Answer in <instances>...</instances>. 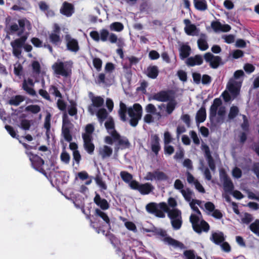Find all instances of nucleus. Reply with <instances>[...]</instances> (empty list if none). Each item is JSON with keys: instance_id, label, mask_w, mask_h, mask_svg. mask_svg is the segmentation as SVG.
I'll return each mask as SVG.
<instances>
[{"instance_id": "c9c22d12", "label": "nucleus", "mask_w": 259, "mask_h": 259, "mask_svg": "<svg viewBox=\"0 0 259 259\" xmlns=\"http://www.w3.org/2000/svg\"><path fill=\"white\" fill-rule=\"evenodd\" d=\"M147 75L152 79H155L157 77L158 74V68L156 66H149L147 68L146 71Z\"/></svg>"}, {"instance_id": "5701e85b", "label": "nucleus", "mask_w": 259, "mask_h": 259, "mask_svg": "<svg viewBox=\"0 0 259 259\" xmlns=\"http://www.w3.org/2000/svg\"><path fill=\"white\" fill-rule=\"evenodd\" d=\"M114 142H117L118 146L122 149L128 148L130 143L125 137H121L118 133L113 137Z\"/></svg>"}, {"instance_id": "de8ad7c7", "label": "nucleus", "mask_w": 259, "mask_h": 259, "mask_svg": "<svg viewBox=\"0 0 259 259\" xmlns=\"http://www.w3.org/2000/svg\"><path fill=\"white\" fill-rule=\"evenodd\" d=\"M120 175L122 180L127 183H130L133 179L132 175L125 171H121Z\"/></svg>"}, {"instance_id": "58836bf2", "label": "nucleus", "mask_w": 259, "mask_h": 259, "mask_svg": "<svg viewBox=\"0 0 259 259\" xmlns=\"http://www.w3.org/2000/svg\"><path fill=\"white\" fill-rule=\"evenodd\" d=\"M194 3L195 8L199 11H205L207 8L205 0H195Z\"/></svg>"}, {"instance_id": "423d86ee", "label": "nucleus", "mask_w": 259, "mask_h": 259, "mask_svg": "<svg viewBox=\"0 0 259 259\" xmlns=\"http://www.w3.org/2000/svg\"><path fill=\"white\" fill-rule=\"evenodd\" d=\"M72 67V61H68L63 62L60 60H58L52 66V69L55 74L65 77L70 76L71 74Z\"/></svg>"}, {"instance_id": "39448f33", "label": "nucleus", "mask_w": 259, "mask_h": 259, "mask_svg": "<svg viewBox=\"0 0 259 259\" xmlns=\"http://www.w3.org/2000/svg\"><path fill=\"white\" fill-rule=\"evenodd\" d=\"M243 75L244 72L241 70H238L234 72L233 77L229 80L227 88L232 95L235 96L238 94Z\"/></svg>"}, {"instance_id": "774afa93", "label": "nucleus", "mask_w": 259, "mask_h": 259, "mask_svg": "<svg viewBox=\"0 0 259 259\" xmlns=\"http://www.w3.org/2000/svg\"><path fill=\"white\" fill-rule=\"evenodd\" d=\"M22 70V66H21V65L20 63H16L14 65V73L16 75H17V76L20 75L21 74Z\"/></svg>"}, {"instance_id": "f03ea898", "label": "nucleus", "mask_w": 259, "mask_h": 259, "mask_svg": "<svg viewBox=\"0 0 259 259\" xmlns=\"http://www.w3.org/2000/svg\"><path fill=\"white\" fill-rule=\"evenodd\" d=\"M128 113L130 117V123L133 126H136L141 119L142 114V106L139 104H135L133 107L127 108L125 104L120 103V108L118 113L120 119L122 121H126L127 119L126 114Z\"/></svg>"}, {"instance_id": "a19ab883", "label": "nucleus", "mask_w": 259, "mask_h": 259, "mask_svg": "<svg viewBox=\"0 0 259 259\" xmlns=\"http://www.w3.org/2000/svg\"><path fill=\"white\" fill-rule=\"evenodd\" d=\"M181 193L185 199L189 202L195 200L193 199L194 196V193L189 189H186L184 190H182Z\"/></svg>"}, {"instance_id": "6ab92c4d", "label": "nucleus", "mask_w": 259, "mask_h": 259, "mask_svg": "<svg viewBox=\"0 0 259 259\" xmlns=\"http://www.w3.org/2000/svg\"><path fill=\"white\" fill-rule=\"evenodd\" d=\"M34 82L32 79H24L22 83L23 89L29 95L32 96H36V92L33 89Z\"/></svg>"}, {"instance_id": "13d9d810", "label": "nucleus", "mask_w": 259, "mask_h": 259, "mask_svg": "<svg viewBox=\"0 0 259 259\" xmlns=\"http://www.w3.org/2000/svg\"><path fill=\"white\" fill-rule=\"evenodd\" d=\"M93 62L95 68H96L98 71H100L102 67V60L99 58H96L93 59Z\"/></svg>"}, {"instance_id": "1a4fd4ad", "label": "nucleus", "mask_w": 259, "mask_h": 259, "mask_svg": "<svg viewBox=\"0 0 259 259\" xmlns=\"http://www.w3.org/2000/svg\"><path fill=\"white\" fill-rule=\"evenodd\" d=\"M28 37L27 34H24L20 38H17L10 43L12 48V52L14 56L18 58L21 56L22 49Z\"/></svg>"}, {"instance_id": "cd10ccee", "label": "nucleus", "mask_w": 259, "mask_h": 259, "mask_svg": "<svg viewBox=\"0 0 259 259\" xmlns=\"http://www.w3.org/2000/svg\"><path fill=\"white\" fill-rule=\"evenodd\" d=\"M152 98L159 102H165L169 100V95L168 93L166 91H161L154 94L152 96Z\"/></svg>"}, {"instance_id": "ddd939ff", "label": "nucleus", "mask_w": 259, "mask_h": 259, "mask_svg": "<svg viewBox=\"0 0 259 259\" xmlns=\"http://www.w3.org/2000/svg\"><path fill=\"white\" fill-rule=\"evenodd\" d=\"M168 179L166 175L159 170H156L152 172H148L144 179L146 181H163Z\"/></svg>"}, {"instance_id": "aec40b11", "label": "nucleus", "mask_w": 259, "mask_h": 259, "mask_svg": "<svg viewBox=\"0 0 259 259\" xmlns=\"http://www.w3.org/2000/svg\"><path fill=\"white\" fill-rule=\"evenodd\" d=\"M221 180L223 183L224 190L226 192L232 193L234 189V185L231 180L227 177L225 173H221Z\"/></svg>"}, {"instance_id": "680f3d73", "label": "nucleus", "mask_w": 259, "mask_h": 259, "mask_svg": "<svg viewBox=\"0 0 259 259\" xmlns=\"http://www.w3.org/2000/svg\"><path fill=\"white\" fill-rule=\"evenodd\" d=\"M124 225L125 227L130 231H132L134 232H136L137 231L136 225L133 222H126L124 223Z\"/></svg>"}, {"instance_id": "6e6552de", "label": "nucleus", "mask_w": 259, "mask_h": 259, "mask_svg": "<svg viewBox=\"0 0 259 259\" xmlns=\"http://www.w3.org/2000/svg\"><path fill=\"white\" fill-rule=\"evenodd\" d=\"M25 28L28 30L31 29V24L26 19H21L18 21V23H12L10 25V31L11 34H17V36H21L27 33H24Z\"/></svg>"}, {"instance_id": "09e8293b", "label": "nucleus", "mask_w": 259, "mask_h": 259, "mask_svg": "<svg viewBox=\"0 0 259 259\" xmlns=\"http://www.w3.org/2000/svg\"><path fill=\"white\" fill-rule=\"evenodd\" d=\"M249 228L252 232L259 236V220H257L250 224Z\"/></svg>"}, {"instance_id": "6e6d98bb", "label": "nucleus", "mask_w": 259, "mask_h": 259, "mask_svg": "<svg viewBox=\"0 0 259 259\" xmlns=\"http://www.w3.org/2000/svg\"><path fill=\"white\" fill-rule=\"evenodd\" d=\"M238 108L236 106L231 107L228 115L229 118L230 119L234 118L238 114Z\"/></svg>"}, {"instance_id": "393cba45", "label": "nucleus", "mask_w": 259, "mask_h": 259, "mask_svg": "<svg viewBox=\"0 0 259 259\" xmlns=\"http://www.w3.org/2000/svg\"><path fill=\"white\" fill-rule=\"evenodd\" d=\"M203 59L202 56L196 55L194 57L188 58L186 61V64L189 66L200 65L202 64Z\"/></svg>"}, {"instance_id": "a18cd8bd", "label": "nucleus", "mask_w": 259, "mask_h": 259, "mask_svg": "<svg viewBox=\"0 0 259 259\" xmlns=\"http://www.w3.org/2000/svg\"><path fill=\"white\" fill-rule=\"evenodd\" d=\"M94 131V126L92 124H89L87 125L85 128V133L82 134V137H84V136H88L90 137V138L92 137V134Z\"/></svg>"}, {"instance_id": "ea45409f", "label": "nucleus", "mask_w": 259, "mask_h": 259, "mask_svg": "<svg viewBox=\"0 0 259 259\" xmlns=\"http://www.w3.org/2000/svg\"><path fill=\"white\" fill-rule=\"evenodd\" d=\"M24 100V97L21 95H17L12 97L9 101V104L14 106H18Z\"/></svg>"}, {"instance_id": "9b49d317", "label": "nucleus", "mask_w": 259, "mask_h": 259, "mask_svg": "<svg viewBox=\"0 0 259 259\" xmlns=\"http://www.w3.org/2000/svg\"><path fill=\"white\" fill-rule=\"evenodd\" d=\"M71 127L72 124L69 119L68 116L66 113H64L63 115L62 132L65 140L67 142H70L72 140V137L70 133V129Z\"/></svg>"}, {"instance_id": "8fccbe9b", "label": "nucleus", "mask_w": 259, "mask_h": 259, "mask_svg": "<svg viewBox=\"0 0 259 259\" xmlns=\"http://www.w3.org/2000/svg\"><path fill=\"white\" fill-rule=\"evenodd\" d=\"M25 110L34 114H36L40 111V108L37 105H30L26 107Z\"/></svg>"}, {"instance_id": "f704fd0d", "label": "nucleus", "mask_w": 259, "mask_h": 259, "mask_svg": "<svg viewBox=\"0 0 259 259\" xmlns=\"http://www.w3.org/2000/svg\"><path fill=\"white\" fill-rule=\"evenodd\" d=\"M191 51L190 47L187 45H182L180 49V56L182 59L188 57Z\"/></svg>"}, {"instance_id": "3c124183", "label": "nucleus", "mask_w": 259, "mask_h": 259, "mask_svg": "<svg viewBox=\"0 0 259 259\" xmlns=\"http://www.w3.org/2000/svg\"><path fill=\"white\" fill-rule=\"evenodd\" d=\"M68 112L71 116L76 115L77 113L76 104L75 103L71 102V104L68 107Z\"/></svg>"}, {"instance_id": "0e129e2a", "label": "nucleus", "mask_w": 259, "mask_h": 259, "mask_svg": "<svg viewBox=\"0 0 259 259\" xmlns=\"http://www.w3.org/2000/svg\"><path fill=\"white\" fill-rule=\"evenodd\" d=\"M174 188L176 189L179 190L180 191L181 193L182 192V190H184V185L182 181L179 179H177L175 181L174 183Z\"/></svg>"}, {"instance_id": "338daca9", "label": "nucleus", "mask_w": 259, "mask_h": 259, "mask_svg": "<svg viewBox=\"0 0 259 259\" xmlns=\"http://www.w3.org/2000/svg\"><path fill=\"white\" fill-rule=\"evenodd\" d=\"M91 38L96 41H99L100 40V32L97 31H92L90 33Z\"/></svg>"}, {"instance_id": "f3484780", "label": "nucleus", "mask_w": 259, "mask_h": 259, "mask_svg": "<svg viewBox=\"0 0 259 259\" xmlns=\"http://www.w3.org/2000/svg\"><path fill=\"white\" fill-rule=\"evenodd\" d=\"M60 27L58 24H55L53 31L49 34L50 41L56 45L61 43V38L60 36Z\"/></svg>"}, {"instance_id": "864d4df0", "label": "nucleus", "mask_w": 259, "mask_h": 259, "mask_svg": "<svg viewBox=\"0 0 259 259\" xmlns=\"http://www.w3.org/2000/svg\"><path fill=\"white\" fill-rule=\"evenodd\" d=\"M96 213L107 224H109L110 220L107 215L99 209L96 210Z\"/></svg>"}, {"instance_id": "37998d69", "label": "nucleus", "mask_w": 259, "mask_h": 259, "mask_svg": "<svg viewBox=\"0 0 259 259\" xmlns=\"http://www.w3.org/2000/svg\"><path fill=\"white\" fill-rule=\"evenodd\" d=\"M109 28L111 31L120 32L123 29L124 26L120 22H115L112 23L109 25Z\"/></svg>"}, {"instance_id": "c756f323", "label": "nucleus", "mask_w": 259, "mask_h": 259, "mask_svg": "<svg viewBox=\"0 0 259 259\" xmlns=\"http://www.w3.org/2000/svg\"><path fill=\"white\" fill-rule=\"evenodd\" d=\"M61 13L63 15L70 17L74 12L73 6L71 4L64 2L62 8L60 10Z\"/></svg>"}, {"instance_id": "2eb2a0df", "label": "nucleus", "mask_w": 259, "mask_h": 259, "mask_svg": "<svg viewBox=\"0 0 259 259\" xmlns=\"http://www.w3.org/2000/svg\"><path fill=\"white\" fill-rule=\"evenodd\" d=\"M28 156L33 167L36 170L40 171L42 169V166L44 164V160L38 156L30 153L28 154Z\"/></svg>"}, {"instance_id": "72a5a7b5", "label": "nucleus", "mask_w": 259, "mask_h": 259, "mask_svg": "<svg viewBox=\"0 0 259 259\" xmlns=\"http://www.w3.org/2000/svg\"><path fill=\"white\" fill-rule=\"evenodd\" d=\"M210 239L214 243L219 244L224 241L225 238L222 232H215L212 234Z\"/></svg>"}, {"instance_id": "a211bd4d", "label": "nucleus", "mask_w": 259, "mask_h": 259, "mask_svg": "<svg viewBox=\"0 0 259 259\" xmlns=\"http://www.w3.org/2000/svg\"><path fill=\"white\" fill-rule=\"evenodd\" d=\"M67 49L72 52H77L79 49L78 41L76 39L72 38L69 35L65 36Z\"/></svg>"}, {"instance_id": "4468645a", "label": "nucleus", "mask_w": 259, "mask_h": 259, "mask_svg": "<svg viewBox=\"0 0 259 259\" xmlns=\"http://www.w3.org/2000/svg\"><path fill=\"white\" fill-rule=\"evenodd\" d=\"M184 23L185 24L184 31L188 35L198 36L200 34V30L194 24H191L189 19L184 20Z\"/></svg>"}, {"instance_id": "f8f14e48", "label": "nucleus", "mask_w": 259, "mask_h": 259, "mask_svg": "<svg viewBox=\"0 0 259 259\" xmlns=\"http://www.w3.org/2000/svg\"><path fill=\"white\" fill-rule=\"evenodd\" d=\"M156 233L162 237L161 240L166 244L171 245L174 247L182 248L183 246V244L182 243L172 239L170 237L167 236L166 231L162 229L157 230Z\"/></svg>"}, {"instance_id": "20e7f679", "label": "nucleus", "mask_w": 259, "mask_h": 259, "mask_svg": "<svg viewBox=\"0 0 259 259\" xmlns=\"http://www.w3.org/2000/svg\"><path fill=\"white\" fill-rule=\"evenodd\" d=\"M222 104L221 100L216 98L213 100V104L210 107L209 118L211 121H213L218 115L216 119L217 123H222L224 121L226 109Z\"/></svg>"}, {"instance_id": "4be33fe9", "label": "nucleus", "mask_w": 259, "mask_h": 259, "mask_svg": "<svg viewBox=\"0 0 259 259\" xmlns=\"http://www.w3.org/2000/svg\"><path fill=\"white\" fill-rule=\"evenodd\" d=\"M177 105V102L175 100H171L167 104H162L158 108L162 111L165 110L167 115L171 114L175 110Z\"/></svg>"}, {"instance_id": "5fc2aeb1", "label": "nucleus", "mask_w": 259, "mask_h": 259, "mask_svg": "<svg viewBox=\"0 0 259 259\" xmlns=\"http://www.w3.org/2000/svg\"><path fill=\"white\" fill-rule=\"evenodd\" d=\"M60 158L63 162L66 164H68L69 162L70 157L69 154L68 153H67L66 151H63L61 154Z\"/></svg>"}, {"instance_id": "e2e57ef3", "label": "nucleus", "mask_w": 259, "mask_h": 259, "mask_svg": "<svg viewBox=\"0 0 259 259\" xmlns=\"http://www.w3.org/2000/svg\"><path fill=\"white\" fill-rule=\"evenodd\" d=\"M32 67L33 72L36 74H39L40 72V65L38 62L33 61L32 63Z\"/></svg>"}, {"instance_id": "79ce46f5", "label": "nucleus", "mask_w": 259, "mask_h": 259, "mask_svg": "<svg viewBox=\"0 0 259 259\" xmlns=\"http://www.w3.org/2000/svg\"><path fill=\"white\" fill-rule=\"evenodd\" d=\"M157 208H160L161 207L160 206V203L157 204L154 202H151L148 203L146 206V210L150 213L154 214L155 212H156V210Z\"/></svg>"}, {"instance_id": "052dcab7", "label": "nucleus", "mask_w": 259, "mask_h": 259, "mask_svg": "<svg viewBox=\"0 0 259 259\" xmlns=\"http://www.w3.org/2000/svg\"><path fill=\"white\" fill-rule=\"evenodd\" d=\"M232 176L234 178L239 179L242 176V171L241 170L236 167L232 170Z\"/></svg>"}, {"instance_id": "4d7b16f0", "label": "nucleus", "mask_w": 259, "mask_h": 259, "mask_svg": "<svg viewBox=\"0 0 259 259\" xmlns=\"http://www.w3.org/2000/svg\"><path fill=\"white\" fill-rule=\"evenodd\" d=\"M30 126V121L27 119H22L20 127L24 130H28Z\"/></svg>"}, {"instance_id": "bf43d9fd", "label": "nucleus", "mask_w": 259, "mask_h": 259, "mask_svg": "<svg viewBox=\"0 0 259 259\" xmlns=\"http://www.w3.org/2000/svg\"><path fill=\"white\" fill-rule=\"evenodd\" d=\"M222 38L227 44L233 43L235 40V36L233 34L224 35Z\"/></svg>"}, {"instance_id": "0eeeda50", "label": "nucleus", "mask_w": 259, "mask_h": 259, "mask_svg": "<svg viewBox=\"0 0 259 259\" xmlns=\"http://www.w3.org/2000/svg\"><path fill=\"white\" fill-rule=\"evenodd\" d=\"M100 40L102 41H106L108 40L111 44H116L118 47H123L125 46L124 39L119 37L112 32H110L106 29H102L100 31Z\"/></svg>"}, {"instance_id": "7c9ffc66", "label": "nucleus", "mask_w": 259, "mask_h": 259, "mask_svg": "<svg viewBox=\"0 0 259 259\" xmlns=\"http://www.w3.org/2000/svg\"><path fill=\"white\" fill-rule=\"evenodd\" d=\"M154 187L149 183H146L140 185L139 192L142 195H147L154 190Z\"/></svg>"}, {"instance_id": "f257e3e1", "label": "nucleus", "mask_w": 259, "mask_h": 259, "mask_svg": "<svg viewBox=\"0 0 259 259\" xmlns=\"http://www.w3.org/2000/svg\"><path fill=\"white\" fill-rule=\"evenodd\" d=\"M201 202L197 200H194L189 202L190 206L194 211L190 217V221L192 225L193 230L198 233L202 231L207 232L209 229L208 224L202 220V215L197 205H200Z\"/></svg>"}, {"instance_id": "b1692460", "label": "nucleus", "mask_w": 259, "mask_h": 259, "mask_svg": "<svg viewBox=\"0 0 259 259\" xmlns=\"http://www.w3.org/2000/svg\"><path fill=\"white\" fill-rule=\"evenodd\" d=\"M112 148L107 145L101 146L98 149L99 155L102 159L109 158L112 155Z\"/></svg>"}, {"instance_id": "c03bdc74", "label": "nucleus", "mask_w": 259, "mask_h": 259, "mask_svg": "<svg viewBox=\"0 0 259 259\" xmlns=\"http://www.w3.org/2000/svg\"><path fill=\"white\" fill-rule=\"evenodd\" d=\"M95 114L101 123L106 118L107 116V111L104 108H101L98 110L97 109V112Z\"/></svg>"}, {"instance_id": "4c0bfd02", "label": "nucleus", "mask_w": 259, "mask_h": 259, "mask_svg": "<svg viewBox=\"0 0 259 259\" xmlns=\"http://www.w3.org/2000/svg\"><path fill=\"white\" fill-rule=\"evenodd\" d=\"M206 110L204 107H201L197 112L196 119L198 122H203L206 119Z\"/></svg>"}, {"instance_id": "69168bd1", "label": "nucleus", "mask_w": 259, "mask_h": 259, "mask_svg": "<svg viewBox=\"0 0 259 259\" xmlns=\"http://www.w3.org/2000/svg\"><path fill=\"white\" fill-rule=\"evenodd\" d=\"M248 197L250 199H254L259 201V193H254L249 190L246 191Z\"/></svg>"}, {"instance_id": "473e14b6", "label": "nucleus", "mask_w": 259, "mask_h": 259, "mask_svg": "<svg viewBox=\"0 0 259 259\" xmlns=\"http://www.w3.org/2000/svg\"><path fill=\"white\" fill-rule=\"evenodd\" d=\"M197 44L199 49L201 51H205L208 48L205 34L203 33L200 34V38L197 40Z\"/></svg>"}, {"instance_id": "2f4dec72", "label": "nucleus", "mask_w": 259, "mask_h": 259, "mask_svg": "<svg viewBox=\"0 0 259 259\" xmlns=\"http://www.w3.org/2000/svg\"><path fill=\"white\" fill-rule=\"evenodd\" d=\"M105 127L109 133L112 137L117 134L114 129V124L112 118H109L105 123Z\"/></svg>"}, {"instance_id": "a878e982", "label": "nucleus", "mask_w": 259, "mask_h": 259, "mask_svg": "<svg viewBox=\"0 0 259 259\" xmlns=\"http://www.w3.org/2000/svg\"><path fill=\"white\" fill-rule=\"evenodd\" d=\"M82 139L83 140L84 149L88 153L90 154H93L95 149L94 145L92 142L93 138H90V137L88 136H84V137H82Z\"/></svg>"}, {"instance_id": "bb28decb", "label": "nucleus", "mask_w": 259, "mask_h": 259, "mask_svg": "<svg viewBox=\"0 0 259 259\" xmlns=\"http://www.w3.org/2000/svg\"><path fill=\"white\" fill-rule=\"evenodd\" d=\"M151 147L152 151L156 154H157L160 149V146L159 139L156 135H153L151 137Z\"/></svg>"}, {"instance_id": "603ef678", "label": "nucleus", "mask_w": 259, "mask_h": 259, "mask_svg": "<svg viewBox=\"0 0 259 259\" xmlns=\"http://www.w3.org/2000/svg\"><path fill=\"white\" fill-rule=\"evenodd\" d=\"M51 115L50 113H48L45 117L44 127L47 130L46 134L48 135V132L50 130L51 127Z\"/></svg>"}, {"instance_id": "c85d7f7f", "label": "nucleus", "mask_w": 259, "mask_h": 259, "mask_svg": "<svg viewBox=\"0 0 259 259\" xmlns=\"http://www.w3.org/2000/svg\"><path fill=\"white\" fill-rule=\"evenodd\" d=\"M94 202L98 206H100L101 208L103 210L107 209L109 207V205L107 201L105 199L102 198L98 194H96L94 198Z\"/></svg>"}, {"instance_id": "412c9836", "label": "nucleus", "mask_w": 259, "mask_h": 259, "mask_svg": "<svg viewBox=\"0 0 259 259\" xmlns=\"http://www.w3.org/2000/svg\"><path fill=\"white\" fill-rule=\"evenodd\" d=\"M211 26L213 30L216 32H228L231 30V26L228 24H223L218 21L211 22Z\"/></svg>"}, {"instance_id": "e433bc0d", "label": "nucleus", "mask_w": 259, "mask_h": 259, "mask_svg": "<svg viewBox=\"0 0 259 259\" xmlns=\"http://www.w3.org/2000/svg\"><path fill=\"white\" fill-rule=\"evenodd\" d=\"M145 110L147 113L155 115L158 119L161 117L162 115L160 112H156V108L155 106L152 104H148L145 107Z\"/></svg>"}, {"instance_id": "dca6fc26", "label": "nucleus", "mask_w": 259, "mask_h": 259, "mask_svg": "<svg viewBox=\"0 0 259 259\" xmlns=\"http://www.w3.org/2000/svg\"><path fill=\"white\" fill-rule=\"evenodd\" d=\"M204 58L206 62L209 63L210 66L213 68H217L221 61L219 56H215L210 53H207L204 56Z\"/></svg>"}, {"instance_id": "9d476101", "label": "nucleus", "mask_w": 259, "mask_h": 259, "mask_svg": "<svg viewBox=\"0 0 259 259\" xmlns=\"http://www.w3.org/2000/svg\"><path fill=\"white\" fill-rule=\"evenodd\" d=\"M89 96L92 103L88 107V111L93 115L97 112V108L103 105L104 100L100 96H95L92 92L89 93Z\"/></svg>"}, {"instance_id": "7ed1b4c3", "label": "nucleus", "mask_w": 259, "mask_h": 259, "mask_svg": "<svg viewBox=\"0 0 259 259\" xmlns=\"http://www.w3.org/2000/svg\"><path fill=\"white\" fill-rule=\"evenodd\" d=\"M160 206L161 209L167 213L173 228L175 230L180 229L182 224L181 211L177 208L170 209L165 202L160 203Z\"/></svg>"}, {"instance_id": "49530a36", "label": "nucleus", "mask_w": 259, "mask_h": 259, "mask_svg": "<svg viewBox=\"0 0 259 259\" xmlns=\"http://www.w3.org/2000/svg\"><path fill=\"white\" fill-rule=\"evenodd\" d=\"M241 222L248 224L253 220L252 216L248 213H244L240 215Z\"/></svg>"}]
</instances>
